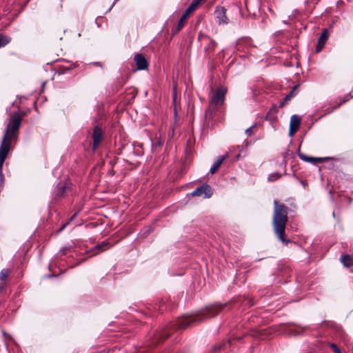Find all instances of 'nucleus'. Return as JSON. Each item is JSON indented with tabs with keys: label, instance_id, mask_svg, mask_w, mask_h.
Listing matches in <instances>:
<instances>
[{
	"label": "nucleus",
	"instance_id": "obj_10",
	"mask_svg": "<svg viewBox=\"0 0 353 353\" xmlns=\"http://www.w3.org/2000/svg\"><path fill=\"white\" fill-rule=\"evenodd\" d=\"M102 139V131L99 127H96L93 133L94 149H96Z\"/></svg>",
	"mask_w": 353,
	"mask_h": 353
},
{
	"label": "nucleus",
	"instance_id": "obj_28",
	"mask_svg": "<svg viewBox=\"0 0 353 353\" xmlns=\"http://www.w3.org/2000/svg\"><path fill=\"white\" fill-rule=\"evenodd\" d=\"M175 99H176V94L174 93V101H175Z\"/></svg>",
	"mask_w": 353,
	"mask_h": 353
},
{
	"label": "nucleus",
	"instance_id": "obj_15",
	"mask_svg": "<svg viewBox=\"0 0 353 353\" xmlns=\"http://www.w3.org/2000/svg\"><path fill=\"white\" fill-rule=\"evenodd\" d=\"M188 17V16L187 14H183V16L181 17L180 21L177 25L176 30V32L179 31L183 28Z\"/></svg>",
	"mask_w": 353,
	"mask_h": 353
},
{
	"label": "nucleus",
	"instance_id": "obj_29",
	"mask_svg": "<svg viewBox=\"0 0 353 353\" xmlns=\"http://www.w3.org/2000/svg\"><path fill=\"white\" fill-rule=\"evenodd\" d=\"M65 226V225H64L62 228H61V230H63Z\"/></svg>",
	"mask_w": 353,
	"mask_h": 353
},
{
	"label": "nucleus",
	"instance_id": "obj_20",
	"mask_svg": "<svg viewBox=\"0 0 353 353\" xmlns=\"http://www.w3.org/2000/svg\"><path fill=\"white\" fill-rule=\"evenodd\" d=\"M196 8L194 7L192 4H191L189 8L186 10L184 14H187L188 16L190 15L191 12H192Z\"/></svg>",
	"mask_w": 353,
	"mask_h": 353
},
{
	"label": "nucleus",
	"instance_id": "obj_23",
	"mask_svg": "<svg viewBox=\"0 0 353 353\" xmlns=\"http://www.w3.org/2000/svg\"><path fill=\"white\" fill-rule=\"evenodd\" d=\"M331 347L332 348V350H334V352L335 353H341V351H340V350L336 347V345H334V344H332V345H331Z\"/></svg>",
	"mask_w": 353,
	"mask_h": 353
},
{
	"label": "nucleus",
	"instance_id": "obj_9",
	"mask_svg": "<svg viewBox=\"0 0 353 353\" xmlns=\"http://www.w3.org/2000/svg\"><path fill=\"white\" fill-rule=\"evenodd\" d=\"M328 32L327 30H324L320 38L319 39L318 43L316 48V52H319L323 49L327 39H328Z\"/></svg>",
	"mask_w": 353,
	"mask_h": 353
},
{
	"label": "nucleus",
	"instance_id": "obj_18",
	"mask_svg": "<svg viewBox=\"0 0 353 353\" xmlns=\"http://www.w3.org/2000/svg\"><path fill=\"white\" fill-rule=\"evenodd\" d=\"M8 274H9L8 270L4 269V270H1V272H0V280H1V281L6 280V278L8 277Z\"/></svg>",
	"mask_w": 353,
	"mask_h": 353
},
{
	"label": "nucleus",
	"instance_id": "obj_14",
	"mask_svg": "<svg viewBox=\"0 0 353 353\" xmlns=\"http://www.w3.org/2000/svg\"><path fill=\"white\" fill-rule=\"evenodd\" d=\"M342 263L346 267H350L353 265V258L349 255H345L341 257Z\"/></svg>",
	"mask_w": 353,
	"mask_h": 353
},
{
	"label": "nucleus",
	"instance_id": "obj_21",
	"mask_svg": "<svg viewBox=\"0 0 353 353\" xmlns=\"http://www.w3.org/2000/svg\"><path fill=\"white\" fill-rule=\"evenodd\" d=\"M293 96H294V94H293V91H292V92H291V93H290V94H288V95H287V96L285 97L284 102L281 103V106H283V105H284V103H285V102H287L288 101L290 100V99H291Z\"/></svg>",
	"mask_w": 353,
	"mask_h": 353
},
{
	"label": "nucleus",
	"instance_id": "obj_24",
	"mask_svg": "<svg viewBox=\"0 0 353 353\" xmlns=\"http://www.w3.org/2000/svg\"><path fill=\"white\" fill-rule=\"evenodd\" d=\"M289 330H290V334H299V332H300V331H299V330H295V331L294 332V330H293V327H289Z\"/></svg>",
	"mask_w": 353,
	"mask_h": 353
},
{
	"label": "nucleus",
	"instance_id": "obj_16",
	"mask_svg": "<svg viewBox=\"0 0 353 353\" xmlns=\"http://www.w3.org/2000/svg\"><path fill=\"white\" fill-rule=\"evenodd\" d=\"M216 47V42L214 40L209 39V43L205 47V51L206 52H210L214 50Z\"/></svg>",
	"mask_w": 353,
	"mask_h": 353
},
{
	"label": "nucleus",
	"instance_id": "obj_19",
	"mask_svg": "<svg viewBox=\"0 0 353 353\" xmlns=\"http://www.w3.org/2000/svg\"><path fill=\"white\" fill-rule=\"evenodd\" d=\"M280 177V174L278 173H274L268 176V180L270 181H276Z\"/></svg>",
	"mask_w": 353,
	"mask_h": 353
},
{
	"label": "nucleus",
	"instance_id": "obj_2",
	"mask_svg": "<svg viewBox=\"0 0 353 353\" xmlns=\"http://www.w3.org/2000/svg\"><path fill=\"white\" fill-rule=\"evenodd\" d=\"M288 221L286 208L276 201H274V213L273 217V225L275 233L279 240L285 242L284 232L285 224Z\"/></svg>",
	"mask_w": 353,
	"mask_h": 353
},
{
	"label": "nucleus",
	"instance_id": "obj_13",
	"mask_svg": "<svg viewBox=\"0 0 353 353\" xmlns=\"http://www.w3.org/2000/svg\"><path fill=\"white\" fill-rule=\"evenodd\" d=\"M108 245L109 243L106 242H103L101 245H99L94 250L90 251V252L91 253L90 256L95 255L98 254L99 252L106 250L108 248Z\"/></svg>",
	"mask_w": 353,
	"mask_h": 353
},
{
	"label": "nucleus",
	"instance_id": "obj_17",
	"mask_svg": "<svg viewBox=\"0 0 353 353\" xmlns=\"http://www.w3.org/2000/svg\"><path fill=\"white\" fill-rule=\"evenodd\" d=\"M11 41V39L8 37L0 35V48L5 46L8 43H9Z\"/></svg>",
	"mask_w": 353,
	"mask_h": 353
},
{
	"label": "nucleus",
	"instance_id": "obj_25",
	"mask_svg": "<svg viewBox=\"0 0 353 353\" xmlns=\"http://www.w3.org/2000/svg\"><path fill=\"white\" fill-rule=\"evenodd\" d=\"M201 1L202 0H194L192 4L196 8Z\"/></svg>",
	"mask_w": 353,
	"mask_h": 353
},
{
	"label": "nucleus",
	"instance_id": "obj_27",
	"mask_svg": "<svg viewBox=\"0 0 353 353\" xmlns=\"http://www.w3.org/2000/svg\"><path fill=\"white\" fill-rule=\"evenodd\" d=\"M205 37H206L205 36H204V35H203V34H200V35H199V39L200 40H201V39H203V38H205Z\"/></svg>",
	"mask_w": 353,
	"mask_h": 353
},
{
	"label": "nucleus",
	"instance_id": "obj_7",
	"mask_svg": "<svg viewBox=\"0 0 353 353\" xmlns=\"http://www.w3.org/2000/svg\"><path fill=\"white\" fill-rule=\"evenodd\" d=\"M134 60L139 70H144L147 68L148 65V61L141 54H136L134 56Z\"/></svg>",
	"mask_w": 353,
	"mask_h": 353
},
{
	"label": "nucleus",
	"instance_id": "obj_8",
	"mask_svg": "<svg viewBox=\"0 0 353 353\" xmlns=\"http://www.w3.org/2000/svg\"><path fill=\"white\" fill-rule=\"evenodd\" d=\"M215 14L219 24H225L228 23V19L225 16V10L223 8H217Z\"/></svg>",
	"mask_w": 353,
	"mask_h": 353
},
{
	"label": "nucleus",
	"instance_id": "obj_12",
	"mask_svg": "<svg viewBox=\"0 0 353 353\" xmlns=\"http://www.w3.org/2000/svg\"><path fill=\"white\" fill-rule=\"evenodd\" d=\"M228 157V155L225 156H220L217 158L216 161L214 163V165L212 166L210 169L211 174H214L218 168L221 166L223 161Z\"/></svg>",
	"mask_w": 353,
	"mask_h": 353
},
{
	"label": "nucleus",
	"instance_id": "obj_5",
	"mask_svg": "<svg viewBox=\"0 0 353 353\" xmlns=\"http://www.w3.org/2000/svg\"><path fill=\"white\" fill-rule=\"evenodd\" d=\"M212 195V190L208 185H203L191 193L192 196H201L204 199L210 198Z\"/></svg>",
	"mask_w": 353,
	"mask_h": 353
},
{
	"label": "nucleus",
	"instance_id": "obj_26",
	"mask_svg": "<svg viewBox=\"0 0 353 353\" xmlns=\"http://www.w3.org/2000/svg\"><path fill=\"white\" fill-rule=\"evenodd\" d=\"M201 1L202 0H194L192 4L196 8Z\"/></svg>",
	"mask_w": 353,
	"mask_h": 353
},
{
	"label": "nucleus",
	"instance_id": "obj_30",
	"mask_svg": "<svg viewBox=\"0 0 353 353\" xmlns=\"http://www.w3.org/2000/svg\"><path fill=\"white\" fill-rule=\"evenodd\" d=\"M345 101H343L342 103H345ZM341 104V103L339 105V106Z\"/></svg>",
	"mask_w": 353,
	"mask_h": 353
},
{
	"label": "nucleus",
	"instance_id": "obj_4",
	"mask_svg": "<svg viewBox=\"0 0 353 353\" xmlns=\"http://www.w3.org/2000/svg\"><path fill=\"white\" fill-rule=\"evenodd\" d=\"M227 90L223 87L218 88L215 92L212 93L210 100V110H214L219 105H221L225 100V95Z\"/></svg>",
	"mask_w": 353,
	"mask_h": 353
},
{
	"label": "nucleus",
	"instance_id": "obj_6",
	"mask_svg": "<svg viewBox=\"0 0 353 353\" xmlns=\"http://www.w3.org/2000/svg\"><path fill=\"white\" fill-rule=\"evenodd\" d=\"M301 123V118L297 115H292L290 119V126L289 134L290 137H293L295 132L298 130Z\"/></svg>",
	"mask_w": 353,
	"mask_h": 353
},
{
	"label": "nucleus",
	"instance_id": "obj_3",
	"mask_svg": "<svg viewBox=\"0 0 353 353\" xmlns=\"http://www.w3.org/2000/svg\"><path fill=\"white\" fill-rule=\"evenodd\" d=\"M221 305H215L207 308L205 310L201 312L196 315L191 316L186 320V323H190L194 321H202L205 318H209L216 315L221 310Z\"/></svg>",
	"mask_w": 353,
	"mask_h": 353
},
{
	"label": "nucleus",
	"instance_id": "obj_22",
	"mask_svg": "<svg viewBox=\"0 0 353 353\" xmlns=\"http://www.w3.org/2000/svg\"><path fill=\"white\" fill-rule=\"evenodd\" d=\"M254 129V126H251L250 128H248L246 130H245V133L248 136H250L251 135V134L253 132V130Z\"/></svg>",
	"mask_w": 353,
	"mask_h": 353
},
{
	"label": "nucleus",
	"instance_id": "obj_1",
	"mask_svg": "<svg viewBox=\"0 0 353 353\" xmlns=\"http://www.w3.org/2000/svg\"><path fill=\"white\" fill-rule=\"evenodd\" d=\"M21 122V117L19 113L14 112L10 116L0 146V170L10 150L11 141L17 139Z\"/></svg>",
	"mask_w": 353,
	"mask_h": 353
},
{
	"label": "nucleus",
	"instance_id": "obj_11",
	"mask_svg": "<svg viewBox=\"0 0 353 353\" xmlns=\"http://www.w3.org/2000/svg\"><path fill=\"white\" fill-rule=\"evenodd\" d=\"M299 157L302 160H303L305 161L310 162V163H312L313 164H316V163H321V162L324 161V160H325V159H323V158L309 157L306 156L305 154H304L303 153H299Z\"/></svg>",
	"mask_w": 353,
	"mask_h": 353
}]
</instances>
